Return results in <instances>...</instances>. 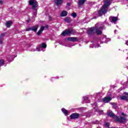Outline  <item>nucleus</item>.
Wrapping results in <instances>:
<instances>
[{
  "label": "nucleus",
  "mask_w": 128,
  "mask_h": 128,
  "mask_svg": "<svg viewBox=\"0 0 128 128\" xmlns=\"http://www.w3.org/2000/svg\"><path fill=\"white\" fill-rule=\"evenodd\" d=\"M120 98L123 100H128V97L126 96H123L120 97Z\"/></svg>",
  "instance_id": "6ab92c4d"
},
{
  "label": "nucleus",
  "mask_w": 128,
  "mask_h": 128,
  "mask_svg": "<svg viewBox=\"0 0 128 128\" xmlns=\"http://www.w3.org/2000/svg\"><path fill=\"white\" fill-rule=\"evenodd\" d=\"M42 31L39 30L38 32H37V34L38 36H40V34H42Z\"/></svg>",
  "instance_id": "c85d7f7f"
},
{
  "label": "nucleus",
  "mask_w": 128,
  "mask_h": 128,
  "mask_svg": "<svg viewBox=\"0 0 128 128\" xmlns=\"http://www.w3.org/2000/svg\"><path fill=\"white\" fill-rule=\"evenodd\" d=\"M118 122L122 124V122H126V118L124 117L118 118H117Z\"/></svg>",
  "instance_id": "9b49d317"
},
{
  "label": "nucleus",
  "mask_w": 128,
  "mask_h": 128,
  "mask_svg": "<svg viewBox=\"0 0 128 128\" xmlns=\"http://www.w3.org/2000/svg\"><path fill=\"white\" fill-rule=\"evenodd\" d=\"M55 2L56 4H62V0H56Z\"/></svg>",
  "instance_id": "dca6fc26"
},
{
  "label": "nucleus",
  "mask_w": 128,
  "mask_h": 128,
  "mask_svg": "<svg viewBox=\"0 0 128 128\" xmlns=\"http://www.w3.org/2000/svg\"><path fill=\"white\" fill-rule=\"evenodd\" d=\"M68 14V12L66 11H63L60 14L61 16H66Z\"/></svg>",
  "instance_id": "f3484780"
},
{
  "label": "nucleus",
  "mask_w": 128,
  "mask_h": 128,
  "mask_svg": "<svg viewBox=\"0 0 128 128\" xmlns=\"http://www.w3.org/2000/svg\"><path fill=\"white\" fill-rule=\"evenodd\" d=\"M98 121H97V124H98Z\"/></svg>",
  "instance_id": "a18cd8bd"
},
{
  "label": "nucleus",
  "mask_w": 128,
  "mask_h": 128,
  "mask_svg": "<svg viewBox=\"0 0 128 128\" xmlns=\"http://www.w3.org/2000/svg\"><path fill=\"white\" fill-rule=\"evenodd\" d=\"M106 126H110V124L106 123Z\"/></svg>",
  "instance_id": "72a5a7b5"
},
{
  "label": "nucleus",
  "mask_w": 128,
  "mask_h": 128,
  "mask_svg": "<svg viewBox=\"0 0 128 128\" xmlns=\"http://www.w3.org/2000/svg\"><path fill=\"white\" fill-rule=\"evenodd\" d=\"M98 46H100V44H97V48H98Z\"/></svg>",
  "instance_id": "4c0bfd02"
},
{
  "label": "nucleus",
  "mask_w": 128,
  "mask_h": 128,
  "mask_svg": "<svg viewBox=\"0 0 128 128\" xmlns=\"http://www.w3.org/2000/svg\"><path fill=\"white\" fill-rule=\"evenodd\" d=\"M106 24H108V26H109V24L108 22H106Z\"/></svg>",
  "instance_id": "58836bf2"
},
{
  "label": "nucleus",
  "mask_w": 128,
  "mask_h": 128,
  "mask_svg": "<svg viewBox=\"0 0 128 128\" xmlns=\"http://www.w3.org/2000/svg\"><path fill=\"white\" fill-rule=\"evenodd\" d=\"M99 24H97V28H96V35L100 36L102 34V30H104V28L102 27V25L101 26H99Z\"/></svg>",
  "instance_id": "20e7f679"
},
{
  "label": "nucleus",
  "mask_w": 128,
  "mask_h": 128,
  "mask_svg": "<svg viewBox=\"0 0 128 128\" xmlns=\"http://www.w3.org/2000/svg\"><path fill=\"white\" fill-rule=\"evenodd\" d=\"M94 106H96V103H94Z\"/></svg>",
  "instance_id": "37998d69"
},
{
  "label": "nucleus",
  "mask_w": 128,
  "mask_h": 128,
  "mask_svg": "<svg viewBox=\"0 0 128 128\" xmlns=\"http://www.w3.org/2000/svg\"><path fill=\"white\" fill-rule=\"evenodd\" d=\"M110 0H104V4L100 9L98 11L100 16H102L103 14H106L108 12V8L110 6Z\"/></svg>",
  "instance_id": "f257e3e1"
},
{
  "label": "nucleus",
  "mask_w": 128,
  "mask_h": 128,
  "mask_svg": "<svg viewBox=\"0 0 128 128\" xmlns=\"http://www.w3.org/2000/svg\"><path fill=\"white\" fill-rule=\"evenodd\" d=\"M96 112H98V114H99L100 115L102 114H104V111L100 110V109H97Z\"/></svg>",
  "instance_id": "aec40b11"
},
{
  "label": "nucleus",
  "mask_w": 128,
  "mask_h": 128,
  "mask_svg": "<svg viewBox=\"0 0 128 128\" xmlns=\"http://www.w3.org/2000/svg\"><path fill=\"white\" fill-rule=\"evenodd\" d=\"M83 98L84 102H86V104H88L90 102V100L88 99V97L84 96Z\"/></svg>",
  "instance_id": "2eb2a0df"
},
{
  "label": "nucleus",
  "mask_w": 128,
  "mask_h": 128,
  "mask_svg": "<svg viewBox=\"0 0 128 128\" xmlns=\"http://www.w3.org/2000/svg\"><path fill=\"white\" fill-rule=\"evenodd\" d=\"M70 34H72V30H65L62 32V36H68Z\"/></svg>",
  "instance_id": "423d86ee"
},
{
  "label": "nucleus",
  "mask_w": 128,
  "mask_h": 128,
  "mask_svg": "<svg viewBox=\"0 0 128 128\" xmlns=\"http://www.w3.org/2000/svg\"><path fill=\"white\" fill-rule=\"evenodd\" d=\"M42 48H46V44H44V43H42V46H40Z\"/></svg>",
  "instance_id": "5701e85b"
},
{
  "label": "nucleus",
  "mask_w": 128,
  "mask_h": 128,
  "mask_svg": "<svg viewBox=\"0 0 128 128\" xmlns=\"http://www.w3.org/2000/svg\"><path fill=\"white\" fill-rule=\"evenodd\" d=\"M64 21L66 22H68V24L70 22V18H65Z\"/></svg>",
  "instance_id": "4be33fe9"
},
{
  "label": "nucleus",
  "mask_w": 128,
  "mask_h": 128,
  "mask_svg": "<svg viewBox=\"0 0 128 128\" xmlns=\"http://www.w3.org/2000/svg\"><path fill=\"white\" fill-rule=\"evenodd\" d=\"M30 30H32V27L26 28V32H30Z\"/></svg>",
  "instance_id": "a878e982"
},
{
  "label": "nucleus",
  "mask_w": 128,
  "mask_h": 128,
  "mask_svg": "<svg viewBox=\"0 0 128 128\" xmlns=\"http://www.w3.org/2000/svg\"><path fill=\"white\" fill-rule=\"evenodd\" d=\"M72 16L73 18H76V12L72 13Z\"/></svg>",
  "instance_id": "cd10ccee"
},
{
  "label": "nucleus",
  "mask_w": 128,
  "mask_h": 128,
  "mask_svg": "<svg viewBox=\"0 0 128 128\" xmlns=\"http://www.w3.org/2000/svg\"><path fill=\"white\" fill-rule=\"evenodd\" d=\"M2 2H3L2 0H0V4H2Z\"/></svg>",
  "instance_id": "f704fd0d"
},
{
  "label": "nucleus",
  "mask_w": 128,
  "mask_h": 128,
  "mask_svg": "<svg viewBox=\"0 0 128 128\" xmlns=\"http://www.w3.org/2000/svg\"><path fill=\"white\" fill-rule=\"evenodd\" d=\"M86 0H79V2H78V6H82V4H84L86 2Z\"/></svg>",
  "instance_id": "ddd939ff"
},
{
  "label": "nucleus",
  "mask_w": 128,
  "mask_h": 128,
  "mask_svg": "<svg viewBox=\"0 0 128 128\" xmlns=\"http://www.w3.org/2000/svg\"><path fill=\"white\" fill-rule=\"evenodd\" d=\"M90 48H96V44H93V46L92 45H90Z\"/></svg>",
  "instance_id": "7c9ffc66"
},
{
  "label": "nucleus",
  "mask_w": 128,
  "mask_h": 128,
  "mask_svg": "<svg viewBox=\"0 0 128 128\" xmlns=\"http://www.w3.org/2000/svg\"><path fill=\"white\" fill-rule=\"evenodd\" d=\"M12 21H8L6 22V28H10L12 26Z\"/></svg>",
  "instance_id": "4468645a"
},
{
  "label": "nucleus",
  "mask_w": 128,
  "mask_h": 128,
  "mask_svg": "<svg viewBox=\"0 0 128 128\" xmlns=\"http://www.w3.org/2000/svg\"><path fill=\"white\" fill-rule=\"evenodd\" d=\"M29 4L30 6H32L34 16H36V10H38V6L36 0H30L29 1Z\"/></svg>",
  "instance_id": "f03ea898"
},
{
  "label": "nucleus",
  "mask_w": 128,
  "mask_h": 128,
  "mask_svg": "<svg viewBox=\"0 0 128 128\" xmlns=\"http://www.w3.org/2000/svg\"><path fill=\"white\" fill-rule=\"evenodd\" d=\"M62 112L63 113H64L65 116H68V110H66L64 108H62Z\"/></svg>",
  "instance_id": "a211bd4d"
},
{
  "label": "nucleus",
  "mask_w": 128,
  "mask_h": 128,
  "mask_svg": "<svg viewBox=\"0 0 128 128\" xmlns=\"http://www.w3.org/2000/svg\"><path fill=\"white\" fill-rule=\"evenodd\" d=\"M66 4H67V6H70V5L69 2L67 3Z\"/></svg>",
  "instance_id": "e433bc0d"
},
{
  "label": "nucleus",
  "mask_w": 128,
  "mask_h": 128,
  "mask_svg": "<svg viewBox=\"0 0 128 128\" xmlns=\"http://www.w3.org/2000/svg\"><path fill=\"white\" fill-rule=\"evenodd\" d=\"M100 0H98V1H100Z\"/></svg>",
  "instance_id": "09e8293b"
},
{
  "label": "nucleus",
  "mask_w": 128,
  "mask_h": 128,
  "mask_svg": "<svg viewBox=\"0 0 128 128\" xmlns=\"http://www.w3.org/2000/svg\"><path fill=\"white\" fill-rule=\"evenodd\" d=\"M116 32V30H114V32Z\"/></svg>",
  "instance_id": "a19ab883"
},
{
  "label": "nucleus",
  "mask_w": 128,
  "mask_h": 128,
  "mask_svg": "<svg viewBox=\"0 0 128 128\" xmlns=\"http://www.w3.org/2000/svg\"><path fill=\"white\" fill-rule=\"evenodd\" d=\"M110 104H112V106H113L112 108H114V110H116V108H118V106H116V103H110Z\"/></svg>",
  "instance_id": "412c9836"
},
{
  "label": "nucleus",
  "mask_w": 128,
  "mask_h": 128,
  "mask_svg": "<svg viewBox=\"0 0 128 128\" xmlns=\"http://www.w3.org/2000/svg\"><path fill=\"white\" fill-rule=\"evenodd\" d=\"M94 110H96V107L94 108Z\"/></svg>",
  "instance_id": "c03bdc74"
},
{
  "label": "nucleus",
  "mask_w": 128,
  "mask_h": 128,
  "mask_svg": "<svg viewBox=\"0 0 128 128\" xmlns=\"http://www.w3.org/2000/svg\"><path fill=\"white\" fill-rule=\"evenodd\" d=\"M4 60H0V66H4Z\"/></svg>",
  "instance_id": "b1692460"
},
{
  "label": "nucleus",
  "mask_w": 128,
  "mask_h": 128,
  "mask_svg": "<svg viewBox=\"0 0 128 128\" xmlns=\"http://www.w3.org/2000/svg\"><path fill=\"white\" fill-rule=\"evenodd\" d=\"M109 20L110 22L116 24V22H118V17L111 16L109 18Z\"/></svg>",
  "instance_id": "39448f33"
},
{
  "label": "nucleus",
  "mask_w": 128,
  "mask_h": 128,
  "mask_svg": "<svg viewBox=\"0 0 128 128\" xmlns=\"http://www.w3.org/2000/svg\"><path fill=\"white\" fill-rule=\"evenodd\" d=\"M42 47L40 46L38 48H37L36 50H37V52H40V50H42Z\"/></svg>",
  "instance_id": "393cba45"
},
{
  "label": "nucleus",
  "mask_w": 128,
  "mask_h": 128,
  "mask_svg": "<svg viewBox=\"0 0 128 128\" xmlns=\"http://www.w3.org/2000/svg\"><path fill=\"white\" fill-rule=\"evenodd\" d=\"M38 26L36 25L34 26L31 27V30L34 32H36V30H38Z\"/></svg>",
  "instance_id": "f8f14e48"
},
{
  "label": "nucleus",
  "mask_w": 128,
  "mask_h": 128,
  "mask_svg": "<svg viewBox=\"0 0 128 128\" xmlns=\"http://www.w3.org/2000/svg\"><path fill=\"white\" fill-rule=\"evenodd\" d=\"M126 96H128V93H126Z\"/></svg>",
  "instance_id": "ea45409f"
},
{
  "label": "nucleus",
  "mask_w": 128,
  "mask_h": 128,
  "mask_svg": "<svg viewBox=\"0 0 128 128\" xmlns=\"http://www.w3.org/2000/svg\"><path fill=\"white\" fill-rule=\"evenodd\" d=\"M70 118H72V120H74V118H80V114L76 113L72 114L70 116Z\"/></svg>",
  "instance_id": "6e6552de"
},
{
  "label": "nucleus",
  "mask_w": 128,
  "mask_h": 128,
  "mask_svg": "<svg viewBox=\"0 0 128 128\" xmlns=\"http://www.w3.org/2000/svg\"><path fill=\"white\" fill-rule=\"evenodd\" d=\"M44 26H41L40 28V30H41L42 32H44Z\"/></svg>",
  "instance_id": "bb28decb"
},
{
  "label": "nucleus",
  "mask_w": 128,
  "mask_h": 128,
  "mask_svg": "<svg viewBox=\"0 0 128 128\" xmlns=\"http://www.w3.org/2000/svg\"><path fill=\"white\" fill-rule=\"evenodd\" d=\"M2 38H0V44H2Z\"/></svg>",
  "instance_id": "2f4dec72"
},
{
  "label": "nucleus",
  "mask_w": 128,
  "mask_h": 128,
  "mask_svg": "<svg viewBox=\"0 0 128 128\" xmlns=\"http://www.w3.org/2000/svg\"><path fill=\"white\" fill-rule=\"evenodd\" d=\"M116 32V30H114V32Z\"/></svg>",
  "instance_id": "79ce46f5"
},
{
  "label": "nucleus",
  "mask_w": 128,
  "mask_h": 128,
  "mask_svg": "<svg viewBox=\"0 0 128 128\" xmlns=\"http://www.w3.org/2000/svg\"><path fill=\"white\" fill-rule=\"evenodd\" d=\"M48 18H49V20H52V16H49Z\"/></svg>",
  "instance_id": "473e14b6"
},
{
  "label": "nucleus",
  "mask_w": 128,
  "mask_h": 128,
  "mask_svg": "<svg viewBox=\"0 0 128 128\" xmlns=\"http://www.w3.org/2000/svg\"><path fill=\"white\" fill-rule=\"evenodd\" d=\"M112 98L110 96H106L102 99V102L106 103L110 102Z\"/></svg>",
  "instance_id": "0eeeda50"
},
{
  "label": "nucleus",
  "mask_w": 128,
  "mask_h": 128,
  "mask_svg": "<svg viewBox=\"0 0 128 128\" xmlns=\"http://www.w3.org/2000/svg\"><path fill=\"white\" fill-rule=\"evenodd\" d=\"M127 60H128V57L127 58Z\"/></svg>",
  "instance_id": "49530a36"
},
{
  "label": "nucleus",
  "mask_w": 128,
  "mask_h": 128,
  "mask_svg": "<svg viewBox=\"0 0 128 128\" xmlns=\"http://www.w3.org/2000/svg\"><path fill=\"white\" fill-rule=\"evenodd\" d=\"M108 116H110V118H116V116L112 112V110H108L106 112Z\"/></svg>",
  "instance_id": "1a4fd4ad"
},
{
  "label": "nucleus",
  "mask_w": 128,
  "mask_h": 128,
  "mask_svg": "<svg viewBox=\"0 0 128 128\" xmlns=\"http://www.w3.org/2000/svg\"><path fill=\"white\" fill-rule=\"evenodd\" d=\"M122 114H124V113H122Z\"/></svg>",
  "instance_id": "de8ad7c7"
},
{
  "label": "nucleus",
  "mask_w": 128,
  "mask_h": 128,
  "mask_svg": "<svg viewBox=\"0 0 128 128\" xmlns=\"http://www.w3.org/2000/svg\"><path fill=\"white\" fill-rule=\"evenodd\" d=\"M126 46H128V41H126Z\"/></svg>",
  "instance_id": "c9c22d12"
},
{
  "label": "nucleus",
  "mask_w": 128,
  "mask_h": 128,
  "mask_svg": "<svg viewBox=\"0 0 128 128\" xmlns=\"http://www.w3.org/2000/svg\"><path fill=\"white\" fill-rule=\"evenodd\" d=\"M4 36H6V33H2L0 36V38H2V37Z\"/></svg>",
  "instance_id": "c756f323"
},
{
  "label": "nucleus",
  "mask_w": 128,
  "mask_h": 128,
  "mask_svg": "<svg viewBox=\"0 0 128 128\" xmlns=\"http://www.w3.org/2000/svg\"><path fill=\"white\" fill-rule=\"evenodd\" d=\"M96 32V27H92L88 28L87 31V34L88 36H94Z\"/></svg>",
  "instance_id": "7ed1b4c3"
},
{
  "label": "nucleus",
  "mask_w": 128,
  "mask_h": 128,
  "mask_svg": "<svg viewBox=\"0 0 128 128\" xmlns=\"http://www.w3.org/2000/svg\"><path fill=\"white\" fill-rule=\"evenodd\" d=\"M68 40L70 42H78V38L76 37H69L68 38Z\"/></svg>",
  "instance_id": "9d476101"
}]
</instances>
